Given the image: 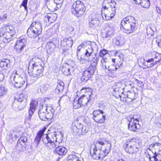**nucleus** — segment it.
<instances>
[{
    "instance_id": "1",
    "label": "nucleus",
    "mask_w": 161,
    "mask_h": 161,
    "mask_svg": "<svg viewBox=\"0 0 161 161\" xmlns=\"http://www.w3.org/2000/svg\"><path fill=\"white\" fill-rule=\"evenodd\" d=\"M46 130V128H44L37 133L34 141V144L36 147L38 146L42 137L44 144L50 149L55 147L57 145L55 142L59 143L63 140L64 135L63 132L58 131L53 132L52 134H44Z\"/></svg>"
},
{
    "instance_id": "2",
    "label": "nucleus",
    "mask_w": 161,
    "mask_h": 161,
    "mask_svg": "<svg viewBox=\"0 0 161 161\" xmlns=\"http://www.w3.org/2000/svg\"><path fill=\"white\" fill-rule=\"evenodd\" d=\"M44 61L41 55H35L30 61L28 67V72L30 75L37 80L43 75Z\"/></svg>"
},
{
    "instance_id": "3",
    "label": "nucleus",
    "mask_w": 161,
    "mask_h": 161,
    "mask_svg": "<svg viewBox=\"0 0 161 161\" xmlns=\"http://www.w3.org/2000/svg\"><path fill=\"white\" fill-rule=\"evenodd\" d=\"M111 147V144L108 141H98L91 148L90 153L93 159L102 160L110 152Z\"/></svg>"
},
{
    "instance_id": "4",
    "label": "nucleus",
    "mask_w": 161,
    "mask_h": 161,
    "mask_svg": "<svg viewBox=\"0 0 161 161\" xmlns=\"http://www.w3.org/2000/svg\"><path fill=\"white\" fill-rule=\"evenodd\" d=\"M135 18L129 16L124 18L120 23V29L126 33L130 34L136 29Z\"/></svg>"
},
{
    "instance_id": "5",
    "label": "nucleus",
    "mask_w": 161,
    "mask_h": 161,
    "mask_svg": "<svg viewBox=\"0 0 161 161\" xmlns=\"http://www.w3.org/2000/svg\"><path fill=\"white\" fill-rule=\"evenodd\" d=\"M26 75L23 71L20 73L18 71H14L10 76L9 82L15 87L19 88L27 80Z\"/></svg>"
},
{
    "instance_id": "6",
    "label": "nucleus",
    "mask_w": 161,
    "mask_h": 161,
    "mask_svg": "<svg viewBox=\"0 0 161 161\" xmlns=\"http://www.w3.org/2000/svg\"><path fill=\"white\" fill-rule=\"evenodd\" d=\"M124 147L127 153L132 154L138 151L140 146L138 140L133 138L127 140Z\"/></svg>"
},
{
    "instance_id": "7",
    "label": "nucleus",
    "mask_w": 161,
    "mask_h": 161,
    "mask_svg": "<svg viewBox=\"0 0 161 161\" xmlns=\"http://www.w3.org/2000/svg\"><path fill=\"white\" fill-rule=\"evenodd\" d=\"M54 111V109L51 107L44 106L42 104L40 106L38 114L42 120L46 121L52 118Z\"/></svg>"
},
{
    "instance_id": "8",
    "label": "nucleus",
    "mask_w": 161,
    "mask_h": 161,
    "mask_svg": "<svg viewBox=\"0 0 161 161\" xmlns=\"http://www.w3.org/2000/svg\"><path fill=\"white\" fill-rule=\"evenodd\" d=\"M99 60L98 57H97L93 61L90 66L83 72L81 80L86 82L92 78V76L97 70V62Z\"/></svg>"
},
{
    "instance_id": "9",
    "label": "nucleus",
    "mask_w": 161,
    "mask_h": 161,
    "mask_svg": "<svg viewBox=\"0 0 161 161\" xmlns=\"http://www.w3.org/2000/svg\"><path fill=\"white\" fill-rule=\"evenodd\" d=\"M42 31V25L40 21H34L27 30V34L29 37L34 38L40 35Z\"/></svg>"
},
{
    "instance_id": "10",
    "label": "nucleus",
    "mask_w": 161,
    "mask_h": 161,
    "mask_svg": "<svg viewBox=\"0 0 161 161\" xmlns=\"http://www.w3.org/2000/svg\"><path fill=\"white\" fill-rule=\"evenodd\" d=\"M27 103L26 98L23 94H20L14 99L12 104V107L16 110H21L25 108Z\"/></svg>"
},
{
    "instance_id": "11",
    "label": "nucleus",
    "mask_w": 161,
    "mask_h": 161,
    "mask_svg": "<svg viewBox=\"0 0 161 161\" xmlns=\"http://www.w3.org/2000/svg\"><path fill=\"white\" fill-rule=\"evenodd\" d=\"M85 9L83 3L80 1H77L72 4L71 12L76 17H80L84 14Z\"/></svg>"
},
{
    "instance_id": "12",
    "label": "nucleus",
    "mask_w": 161,
    "mask_h": 161,
    "mask_svg": "<svg viewBox=\"0 0 161 161\" xmlns=\"http://www.w3.org/2000/svg\"><path fill=\"white\" fill-rule=\"evenodd\" d=\"M94 47L91 46H89L85 50V55L86 57V60L87 62H92L93 60L94 61L95 59V58L96 56L97 53H95L94 55H93V54L95 49H98V47L96 44H94Z\"/></svg>"
},
{
    "instance_id": "13",
    "label": "nucleus",
    "mask_w": 161,
    "mask_h": 161,
    "mask_svg": "<svg viewBox=\"0 0 161 161\" xmlns=\"http://www.w3.org/2000/svg\"><path fill=\"white\" fill-rule=\"evenodd\" d=\"M104 112L101 110H94L93 113V119L96 122L99 124H103L106 120V115H103Z\"/></svg>"
},
{
    "instance_id": "14",
    "label": "nucleus",
    "mask_w": 161,
    "mask_h": 161,
    "mask_svg": "<svg viewBox=\"0 0 161 161\" xmlns=\"http://www.w3.org/2000/svg\"><path fill=\"white\" fill-rule=\"evenodd\" d=\"M73 43V41L70 37H65L61 42V48L63 52L64 53L67 51L69 48L71 47Z\"/></svg>"
},
{
    "instance_id": "15",
    "label": "nucleus",
    "mask_w": 161,
    "mask_h": 161,
    "mask_svg": "<svg viewBox=\"0 0 161 161\" xmlns=\"http://www.w3.org/2000/svg\"><path fill=\"white\" fill-rule=\"evenodd\" d=\"M26 43L25 39L21 37L19 38L16 42L14 48L15 51L19 54L22 53L26 46Z\"/></svg>"
},
{
    "instance_id": "16",
    "label": "nucleus",
    "mask_w": 161,
    "mask_h": 161,
    "mask_svg": "<svg viewBox=\"0 0 161 161\" xmlns=\"http://www.w3.org/2000/svg\"><path fill=\"white\" fill-rule=\"evenodd\" d=\"M129 123L128 124V129L132 131H136L137 129H139L141 125L138 123V120L134 117L130 118V120H129Z\"/></svg>"
},
{
    "instance_id": "17",
    "label": "nucleus",
    "mask_w": 161,
    "mask_h": 161,
    "mask_svg": "<svg viewBox=\"0 0 161 161\" xmlns=\"http://www.w3.org/2000/svg\"><path fill=\"white\" fill-rule=\"evenodd\" d=\"M59 40L57 38H53L50 40L47 43V52H50V53H53L56 49V46L58 45Z\"/></svg>"
},
{
    "instance_id": "18",
    "label": "nucleus",
    "mask_w": 161,
    "mask_h": 161,
    "mask_svg": "<svg viewBox=\"0 0 161 161\" xmlns=\"http://www.w3.org/2000/svg\"><path fill=\"white\" fill-rule=\"evenodd\" d=\"M102 6L101 11L103 12L104 10H110L113 8H116V3L113 0H103Z\"/></svg>"
},
{
    "instance_id": "19",
    "label": "nucleus",
    "mask_w": 161,
    "mask_h": 161,
    "mask_svg": "<svg viewBox=\"0 0 161 161\" xmlns=\"http://www.w3.org/2000/svg\"><path fill=\"white\" fill-rule=\"evenodd\" d=\"M101 65L103 69H108V70L111 72L116 70L117 68L116 66L113 64L108 65L109 62L106 58H103L101 60Z\"/></svg>"
},
{
    "instance_id": "20",
    "label": "nucleus",
    "mask_w": 161,
    "mask_h": 161,
    "mask_svg": "<svg viewBox=\"0 0 161 161\" xmlns=\"http://www.w3.org/2000/svg\"><path fill=\"white\" fill-rule=\"evenodd\" d=\"M111 10V13H109L107 10H104L103 12H101L102 16L104 20H108L114 17L116 13V8H113Z\"/></svg>"
},
{
    "instance_id": "21",
    "label": "nucleus",
    "mask_w": 161,
    "mask_h": 161,
    "mask_svg": "<svg viewBox=\"0 0 161 161\" xmlns=\"http://www.w3.org/2000/svg\"><path fill=\"white\" fill-rule=\"evenodd\" d=\"M152 54L153 55V58L149 59L147 61V63L154 61L155 63L157 64H161V54L154 52L152 53Z\"/></svg>"
},
{
    "instance_id": "22",
    "label": "nucleus",
    "mask_w": 161,
    "mask_h": 161,
    "mask_svg": "<svg viewBox=\"0 0 161 161\" xmlns=\"http://www.w3.org/2000/svg\"><path fill=\"white\" fill-rule=\"evenodd\" d=\"M135 92H131L129 91L127 92L126 97H122L120 96L121 100L123 101L127 102L128 103L131 102L133 100L135 99Z\"/></svg>"
},
{
    "instance_id": "23",
    "label": "nucleus",
    "mask_w": 161,
    "mask_h": 161,
    "mask_svg": "<svg viewBox=\"0 0 161 161\" xmlns=\"http://www.w3.org/2000/svg\"><path fill=\"white\" fill-rule=\"evenodd\" d=\"M150 149L152 150L153 153H157L161 152V144L156 143L152 144L150 146Z\"/></svg>"
},
{
    "instance_id": "24",
    "label": "nucleus",
    "mask_w": 161,
    "mask_h": 161,
    "mask_svg": "<svg viewBox=\"0 0 161 161\" xmlns=\"http://www.w3.org/2000/svg\"><path fill=\"white\" fill-rule=\"evenodd\" d=\"M37 103L36 102L32 101L30 104V109L28 111V117L29 119H31L32 116L33 114L36 109Z\"/></svg>"
},
{
    "instance_id": "25",
    "label": "nucleus",
    "mask_w": 161,
    "mask_h": 161,
    "mask_svg": "<svg viewBox=\"0 0 161 161\" xmlns=\"http://www.w3.org/2000/svg\"><path fill=\"white\" fill-rule=\"evenodd\" d=\"M88 96L86 95H83L79 98L80 103H81L83 106L87 105V103L89 102L90 99V97L92 94L91 92Z\"/></svg>"
},
{
    "instance_id": "26",
    "label": "nucleus",
    "mask_w": 161,
    "mask_h": 161,
    "mask_svg": "<svg viewBox=\"0 0 161 161\" xmlns=\"http://www.w3.org/2000/svg\"><path fill=\"white\" fill-rule=\"evenodd\" d=\"M67 150L64 147L58 146L54 151V153H56L59 155H65L67 152Z\"/></svg>"
},
{
    "instance_id": "27",
    "label": "nucleus",
    "mask_w": 161,
    "mask_h": 161,
    "mask_svg": "<svg viewBox=\"0 0 161 161\" xmlns=\"http://www.w3.org/2000/svg\"><path fill=\"white\" fill-rule=\"evenodd\" d=\"M46 1L47 7L49 9L52 10L57 9V5L54 1H53L52 0H47Z\"/></svg>"
},
{
    "instance_id": "28",
    "label": "nucleus",
    "mask_w": 161,
    "mask_h": 161,
    "mask_svg": "<svg viewBox=\"0 0 161 161\" xmlns=\"http://www.w3.org/2000/svg\"><path fill=\"white\" fill-rule=\"evenodd\" d=\"M9 60L4 59L0 62V70H7L8 69L9 64Z\"/></svg>"
},
{
    "instance_id": "29",
    "label": "nucleus",
    "mask_w": 161,
    "mask_h": 161,
    "mask_svg": "<svg viewBox=\"0 0 161 161\" xmlns=\"http://www.w3.org/2000/svg\"><path fill=\"white\" fill-rule=\"evenodd\" d=\"M114 29L113 27H109L105 32V37L106 38L109 39L114 36Z\"/></svg>"
},
{
    "instance_id": "30",
    "label": "nucleus",
    "mask_w": 161,
    "mask_h": 161,
    "mask_svg": "<svg viewBox=\"0 0 161 161\" xmlns=\"http://www.w3.org/2000/svg\"><path fill=\"white\" fill-rule=\"evenodd\" d=\"M71 70H73V68L71 67H69V65H67L66 66L63 67L62 71L64 75L68 76L71 74Z\"/></svg>"
},
{
    "instance_id": "31",
    "label": "nucleus",
    "mask_w": 161,
    "mask_h": 161,
    "mask_svg": "<svg viewBox=\"0 0 161 161\" xmlns=\"http://www.w3.org/2000/svg\"><path fill=\"white\" fill-rule=\"evenodd\" d=\"M122 84L121 82H118L115 84L113 87L114 91L116 92H121L123 88L122 87Z\"/></svg>"
},
{
    "instance_id": "32",
    "label": "nucleus",
    "mask_w": 161,
    "mask_h": 161,
    "mask_svg": "<svg viewBox=\"0 0 161 161\" xmlns=\"http://www.w3.org/2000/svg\"><path fill=\"white\" fill-rule=\"evenodd\" d=\"M156 30V28L153 25L148 27L147 28V36H152L154 34V31Z\"/></svg>"
},
{
    "instance_id": "33",
    "label": "nucleus",
    "mask_w": 161,
    "mask_h": 161,
    "mask_svg": "<svg viewBox=\"0 0 161 161\" xmlns=\"http://www.w3.org/2000/svg\"><path fill=\"white\" fill-rule=\"evenodd\" d=\"M7 32L3 31H0V43L3 42L5 43V40L7 39Z\"/></svg>"
},
{
    "instance_id": "34",
    "label": "nucleus",
    "mask_w": 161,
    "mask_h": 161,
    "mask_svg": "<svg viewBox=\"0 0 161 161\" xmlns=\"http://www.w3.org/2000/svg\"><path fill=\"white\" fill-rule=\"evenodd\" d=\"M64 83L61 80H58L56 90H58L59 92H62L64 88Z\"/></svg>"
},
{
    "instance_id": "35",
    "label": "nucleus",
    "mask_w": 161,
    "mask_h": 161,
    "mask_svg": "<svg viewBox=\"0 0 161 161\" xmlns=\"http://www.w3.org/2000/svg\"><path fill=\"white\" fill-rule=\"evenodd\" d=\"M80 100L78 98V99L76 98L75 99L73 103V106L74 108L77 109L80 108L83 106Z\"/></svg>"
},
{
    "instance_id": "36",
    "label": "nucleus",
    "mask_w": 161,
    "mask_h": 161,
    "mask_svg": "<svg viewBox=\"0 0 161 161\" xmlns=\"http://www.w3.org/2000/svg\"><path fill=\"white\" fill-rule=\"evenodd\" d=\"M49 86L47 85L43 84L40 86V87L37 89L38 92L42 93L46 92L48 89Z\"/></svg>"
},
{
    "instance_id": "37",
    "label": "nucleus",
    "mask_w": 161,
    "mask_h": 161,
    "mask_svg": "<svg viewBox=\"0 0 161 161\" xmlns=\"http://www.w3.org/2000/svg\"><path fill=\"white\" fill-rule=\"evenodd\" d=\"M15 148L16 151L19 152L24 151L25 149V146H23L22 143L18 142Z\"/></svg>"
},
{
    "instance_id": "38",
    "label": "nucleus",
    "mask_w": 161,
    "mask_h": 161,
    "mask_svg": "<svg viewBox=\"0 0 161 161\" xmlns=\"http://www.w3.org/2000/svg\"><path fill=\"white\" fill-rule=\"evenodd\" d=\"M89 24L90 26H92V25L94 27L98 26L99 24V21L97 19H92L89 21Z\"/></svg>"
},
{
    "instance_id": "39",
    "label": "nucleus",
    "mask_w": 161,
    "mask_h": 161,
    "mask_svg": "<svg viewBox=\"0 0 161 161\" xmlns=\"http://www.w3.org/2000/svg\"><path fill=\"white\" fill-rule=\"evenodd\" d=\"M140 4L143 8H148L150 5L149 0H142Z\"/></svg>"
},
{
    "instance_id": "40",
    "label": "nucleus",
    "mask_w": 161,
    "mask_h": 161,
    "mask_svg": "<svg viewBox=\"0 0 161 161\" xmlns=\"http://www.w3.org/2000/svg\"><path fill=\"white\" fill-rule=\"evenodd\" d=\"M67 161H80L79 159V158L75 155H70L68 157Z\"/></svg>"
},
{
    "instance_id": "41",
    "label": "nucleus",
    "mask_w": 161,
    "mask_h": 161,
    "mask_svg": "<svg viewBox=\"0 0 161 161\" xmlns=\"http://www.w3.org/2000/svg\"><path fill=\"white\" fill-rule=\"evenodd\" d=\"M7 91L5 89L3 85H0V96L2 97L5 95L7 93Z\"/></svg>"
},
{
    "instance_id": "42",
    "label": "nucleus",
    "mask_w": 161,
    "mask_h": 161,
    "mask_svg": "<svg viewBox=\"0 0 161 161\" xmlns=\"http://www.w3.org/2000/svg\"><path fill=\"white\" fill-rule=\"evenodd\" d=\"M88 131V128L86 126L83 125L80 130V135H84L87 133Z\"/></svg>"
},
{
    "instance_id": "43",
    "label": "nucleus",
    "mask_w": 161,
    "mask_h": 161,
    "mask_svg": "<svg viewBox=\"0 0 161 161\" xmlns=\"http://www.w3.org/2000/svg\"><path fill=\"white\" fill-rule=\"evenodd\" d=\"M77 58L80 61V62L82 64H84L86 62H87L86 60V58H83L79 54V53H77Z\"/></svg>"
},
{
    "instance_id": "44",
    "label": "nucleus",
    "mask_w": 161,
    "mask_h": 161,
    "mask_svg": "<svg viewBox=\"0 0 161 161\" xmlns=\"http://www.w3.org/2000/svg\"><path fill=\"white\" fill-rule=\"evenodd\" d=\"M56 3L57 8L58 9L60 8L62 5L64 0H54Z\"/></svg>"
},
{
    "instance_id": "45",
    "label": "nucleus",
    "mask_w": 161,
    "mask_h": 161,
    "mask_svg": "<svg viewBox=\"0 0 161 161\" xmlns=\"http://www.w3.org/2000/svg\"><path fill=\"white\" fill-rule=\"evenodd\" d=\"M7 39L5 40V43L9 42L12 40L11 38L12 36V34L11 32H7Z\"/></svg>"
},
{
    "instance_id": "46",
    "label": "nucleus",
    "mask_w": 161,
    "mask_h": 161,
    "mask_svg": "<svg viewBox=\"0 0 161 161\" xmlns=\"http://www.w3.org/2000/svg\"><path fill=\"white\" fill-rule=\"evenodd\" d=\"M108 52L105 49H103L101 50L100 52V53L99 54V56L101 57H102V58H106L104 57V56L108 54Z\"/></svg>"
},
{
    "instance_id": "47",
    "label": "nucleus",
    "mask_w": 161,
    "mask_h": 161,
    "mask_svg": "<svg viewBox=\"0 0 161 161\" xmlns=\"http://www.w3.org/2000/svg\"><path fill=\"white\" fill-rule=\"evenodd\" d=\"M72 130H73L74 134L75 135H80V130L78 129V128L76 127L75 125L73 126L72 127Z\"/></svg>"
},
{
    "instance_id": "48",
    "label": "nucleus",
    "mask_w": 161,
    "mask_h": 161,
    "mask_svg": "<svg viewBox=\"0 0 161 161\" xmlns=\"http://www.w3.org/2000/svg\"><path fill=\"white\" fill-rule=\"evenodd\" d=\"M74 30V28L72 26H69L66 29V33L68 34H71Z\"/></svg>"
},
{
    "instance_id": "49",
    "label": "nucleus",
    "mask_w": 161,
    "mask_h": 161,
    "mask_svg": "<svg viewBox=\"0 0 161 161\" xmlns=\"http://www.w3.org/2000/svg\"><path fill=\"white\" fill-rule=\"evenodd\" d=\"M27 141V139L26 137L25 136H22L21 137L19 140H18V142H19L21 143V142H22L23 143L26 142Z\"/></svg>"
},
{
    "instance_id": "50",
    "label": "nucleus",
    "mask_w": 161,
    "mask_h": 161,
    "mask_svg": "<svg viewBox=\"0 0 161 161\" xmlns=\"http://www.w3.org/2000/svg\"><path fill=\"white\" fill-rule=\"evenodd\" d=\"M151 150L150 149H149L148 150H147V152L145 153L146 157L148 159V160H149L151 157V155L150 154Z\"/></svg>"
},
{
    "instance_id": "51",
    "label": "nucleus",
    "mask_w": 161,
    "mask_h": 161,
    "mask_svg": "<svg viewBox=\"0 0 161 161\" xmlns=\"http://www.w3.org/2000/svg\"><path fill=\"white\" fill-rule=\"evenodd\" d=\"M53 14L51 13L48 14L49 16L50 17V18H49L48 19L49 23H52L54 21V20L53 19Z\"/></svg>"
},
{
    "instance_id": "52",
    "label": "nucleus",
    "mask_w": 161,
    "mask_h": 161,
    "mask_svg": "<svg viewBox=\"0 0 161 161\" xmlns=\"http://www.w3.org/2000/svg\"><path fill=\"white\" fill-rule=\"evenodd\" d=\"M155 155V157L156 158V159L157 161H161V152L159 153H154Z\"/></svg>"
},
{
    "instance_id": "53",
    "label": "nucleus",
    "mask_w": 161,
    "mask_h": 161,
    "mask_svg": "<svg viewBox=\"0 0 161 161\" xmlns=\"http://www.w3.org/2000/svg\"><path fill=\"white\" fill-rule=\"evenodd\" d=\"M156 9L157 13L161 15V5L156 6Z\"/></svg>"
},
{
    "instance_id": "54",
    "label": "nucleus",
    "mask_w": 161,
    "mask_h": 161,
    "mask_svg": "<svg viewBox=\"0 0 161 161\" xmlns=\"http://www.w3.org/2000/svg\"><path fill=\"white\" fill-rule=\"evenodd\" d=\"M7 18V15L5 14L3 16L0 15V21H4Z\"/></svg>"
},
{
    "instance_id": "55",
    "label": "nucleus",
    "mask_w": 161,
    "mask_h": 161,
    "mask_svg": "<svg viewBox=\"0 0 161 161\" xmlns=\"http://www.w3.org/2000/svg\"><path fill=\"white\" fill-rule=\"evenodd\" d=\"M153 155L151 156L149 161H157L156 159L155 155L154 153H153Z\"/></svg>"
},
{
    "instance_id": "56",
    "label": "nucleus",
    "mask_w": 161,
    "mask_h": 161,
    "mask_svg": "<svg viewBox=\"0 0 161 161\" xmlns=\"http://www.w3.org/2000/svg\"><path fill=\"white\" fill-rule=\"evenodd\" d=\"M13 28L11 26H8L6 28V31L7 32H11L13 30Z\"/></svg>"
},
{
    "instance_id": "57",
    "label": "nucleus",
    "mask_w": 161,
    "mask_h": 161,
    "mask_svg": "<svg viewBox=\"0 0 161 161\" xmlns=\"http://www.w3.org/2000/svg\"><path fill=\"white\" fill-rule=\"evenodd\" d=\"M49 18H50L48 14H47V15H45L44 17V20L46 22H47L49 23L48 19Z\"/></svg>"
},
{
    "instance_id": "58",
    "label": "nucleus",
    "mask_w": 161,
    "mask_h": 161,
    "mask_svg": "<svg viewBox=\"0 0 161 161\" xmlns=\"http://www.w3.org/2000/svg\"><path fill=\"white\" fill-rule=\"evenodd\" d=\"M28 0H23L22 3L20 6H25L27 5Z\"/></svg>"
},
{
    "instance_id": "59",
    "label": "nucleus",
    "mask_w": 161,
    "mask_h": 161,
    "mask_svg": "<svg viewBox=\"0 0 161 161\" xmlns=\"http://www.w3.org/2000/svg\"><path fill=\"white\" fill-rule=\"evenodd\" d=\"M115 44L118 46H121L122 44V43L121 42V41L116 40L115 42Z\"/></svg>"
},
{
    "instance_id": "60",
    "label": "nucleus",
    "mask_w": 161,
    "mask_h": 161,
    "mask_svg": "<svg viewBox=\"0 0 161 161\" xmlns=\"http://www.w3.org/2000/svg\"><path fill=\"white\" fill-rule=\"evenodd\" d=\"M76 127H77L78 128V129L80 130L81 129V128L82 127V126H83V125L81 124H77L76 125H75Z\"/></svg>"
},
{
    "instance_id": "61",
    "label": "nucleus",
    "mask_w": 161,
    "mask_h": 161,
    "mask_svg": "<svg viewBox=\"0 0 161 161\" xmlns=\"http://www.w3.org/2000/svg\"><path fill=\"white\" fill-rule=\"evenodd\" d=\"M4 78V76L3 74L2 73H0V81H3Z\"/></svg>"
},
{
    "instance_id": "62",
    "label": "nucleus",
    "mask_w": 161,
    "mask_h": 161,
    "mask_svg": "<svg viewBox=\"0 0 161 161\" xmlns=\"http://www.w3.org/2000/svg\"><path fill=\"white\" fill-rule=\"evenodd\" d=\"M116 55L118 56L121 59V58H123V55L120 53H119L118 52H116L115 53Z\"/></svg>"
},
{
    "instance_id": "63",
    "label": "nucleus",
    "mask_w": 161,
    "mask_h": 161,
    "mask_svg": "<svg viewBox=\"0 0 161 161\" xmlns=\"http://www.w3.org/2000/svg\"><path fill=\"white\" fill-rule=\"evenodd\" d=\"M135 81L136 83L139 84V86H141V84H142V82L141 81L138 80L137 79H135Z\"/></svg>"
},
{
    "instance_id": "64",
    "label": "nucleus",
    "mask_w": 161,
    "mask_h": 161,
    "mask_svg": "<svg viewBox=\"0 0 161 161\" xmlns=\"http://www.w3.org/2000/svg\"><path fill=\"white\" fill-rule=\"evenodd\" d=\"M158 39L159 40V42H158V45L159 46H160L161 47V35L158 36Z\"/></svg>"
}]
</instances>
